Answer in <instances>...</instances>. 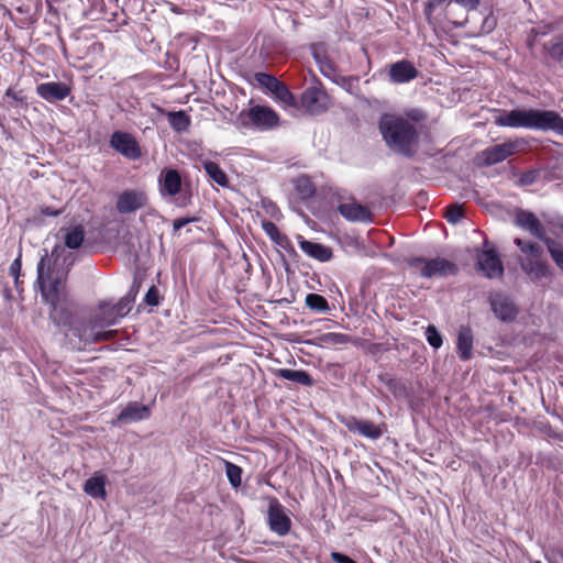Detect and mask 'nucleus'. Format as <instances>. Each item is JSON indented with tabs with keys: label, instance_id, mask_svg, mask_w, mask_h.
Masks as SVG:
<instances>
[{
	"label": "nucleus",
	"instance_id": "46",
	"mask_svg": "<svg viewBox=\"0 0 563 563\" xmlns=\"http://www.w3.org/2000/svg\"><path fill=\"white\" fill-rule=\"evenodd\" d=\"M159 290L156 286H151L147 292L145 294L144 301L146 305L156 307L159 305Z\"/></svg>",
	"mask_w": 563,
	"mask_h": 563
},
{
	"label": "nucleus",
	"instance_id": "50",
	"mask_svg": "<svg viewBox=\"0 0 563 563\" xmlns=\"http://www.w3.org/2000/svg\"><path fill=\"white\" fill-rule=\"evenodd\" d=\"M4 97L5 98H10V99H12L15 102L25 103V97L23 96V92L22 91H15L12 88H9L5 91Z\"/></svg>",
	"mask_w": 563,
	"mask_h": 563
},
{
	"label": "nucleus",
	"instance_id": "8",
	"mask_svg": "<svg viewBox=\"0 0 563 563\" xmlns=\"http://www.w3.org/2000/svg\"><path fill=\"white\" fill-rule=\"evenodd\" d=\"M330 106L331 99L321 85L306 88L298 101V108L311 115L325 112Z\"/></svg>",
	"mask_w": 563,
	"mask_h": 563
},
{
	"label": "nucleus",
	"instance_id": "38",
	"mask_svg": "<svg viewBox=\"0 0 563 563\" xmlns=\"http://www.w3.org/2000/svg\"><path fill=\"white\" fill-rule=\"evenodd\" d=\"M544 244L555 265L563 272V250L560 244L551 238Z\"/></svg>",
	"mask_w": 563,
	"mask_h": 563
},
{
	"label": "nucleus",
	"instance_id": "30",
	"mask_svg": "<svg viewBox=\"0 0 563 563\" xmlns=\"http://www.w3.org/2000/svg\"><path fill=\"white\" fill-rule=\"evenodd\" d=\"M84 239L85 229L81 224L70 228L64 235L65 245L71 250L79 249L84 242Z\"/></svg>",
	"mask_w": 563,
	"mask_h": 563
},
{
	"label": "nucleus",
	"instance_id": "14",
	"mask_svg": "<svg viewBox=\"0 0 563 563\" xmlns=\"http://www.w3.org/2000/svg\"><path fill=\"white\" fill-rule=\"evenodd\" d=\"M147 196L143 190L126 189L123 190L117 199V210L120 213H131L145 207Z\"/></svg>",
	"mask_w": 563,
	"mask_h": 563
},
{
	"label": "nucleus",
	"instance_id": "15",
	"mask_svg": "<svg viewBox=\"0 0 563 563\" xmlns=\"http://www.w3.org/2000/svg\"><path fill=\"white\" fill-rule=\"evenodd\" d=\"M515 224L523 230H527L531 235L545 243L550 238L547 235L545 229L537 218V216L527 210H519L516 213Z\"/></svg>",
	"mask_w": 563,
	"mask_h": 563
},
{
	"label": "nucleus",
	"instance_id": "54",
	"mask_svg": "<svg viewBox=\"0 0 563 563\" xmlns=\"http://www.w3.org/2000/svg\"><path fill=\"white\" fill-rule=\"evenodd\" d=\"M266 211L271 214V217H274V218L276 217L277 213H279V209L276 206V203H274V202L268 203Z\"/></svg>",
	"mask_w": 563,
	"mask_h": 563
},
{
	"label": "nucleus",
	"instance_id": "40",
	"mask_svg": "<svg viewBox=\"0 0 563 563\" xmlns=\"http://www.w3.org/2000/svg\"><path fill=\"white\" fill-rule=\"evenodd\" d=\"M254 78L260 86L267 88L272 92L282 82L273 75L266 73H255Z\"/></svg>",
	"mask_w": 563,
	"mask_h": 563
},
{
	"label": "nucleus",
	"instance_id": "41",
	"mask_svg": "<svg viewBox=\"0 0 563 563\" xmlns=\"http://www.w3.org/2000/svg\"><path fill=\"white\" fill-rule=\"evenodd\" d=\"M133 298L128 296L121 298L115 305H112L111 308L114 310V313L121 319L126 316L132 308Z\"/></svg>",
	"mask_w": 563,
	"mask_h": 563
},
{
	"label": "nucleus",
	"instance_id": "10",
	"mask_svg": "<svg viewBox=\"0 0 563 563\" xmlns=\"http://www.w3.org/2000/svg\"><path fill=\"white\" fill-rule=\"evenodd\" d=\"M339 420L350 432L371 440H378L387 431L385 422L376 424L369 420L358 419L355 416H343Z\"/></svg>",
	"mask_w": 563,
	"mask_h": 563
},
{
	"label": "nucleus",
	"instance_id": "20",
	"mask_svg": "<svg viewBox=\"0 0 563 563\" xmlns=\"http://www.w3.org/2000/svg\"><path fill=\"white\" fill-rule=\"evenodd\" d=\"M492 310L501 321H512L518 314V309L510 298L496 294L489 298Z\"/></svg>",
	"mask_w": 563,
	"mask_h": 563
},
{
	"label": "nucleus",
	"instance_id": "16",
	"mask_svg": "<svg viewBox=\"0 0 563 563\" xmlns=\"http://www.w3.org/2000/svg\"><path fill=\"white\" fill-rule=\"evenodd\" d=\"M340 214L350 222H372L373 216L371 210L355 201L354 197H350V202H340L338 205Z\"/></svg>",
	"mask_w": 563,
	"mask_h": 563
},
{
	"label": "nucleus",
	"instance_id": "49",
	"mask_svg": "<svg viewBox=\"0 0 563 563\" xmlns=\"http://www.w3.org/2000/svg\"><path fill=\"white\" fill-rule=\"evenodd\" d=\"M481 0H452V3L462 5L467 11L476 10Z\"/></svg>",
	"mask_w": 563,
	"mask_h": 563
},
{
	"label": "nucleus",
	"instance_id": "51",
	"mask_svg": "<svg viewBox=\"0 0 563 563\" xmlns=\"http://www.w3.org/2000/svg\"><path fill=\"white\" fill-rule=\"evenodd\" d=\"M197 218H177L173 222V229L174 231H179L185 225L195 222Z\"/></svg>",
	"mask_w": 563,
	"mask_h": 563
},
{
	"label": "nucleus",
	"instance_id": "55",
	"mask_svg": "<svg viewBox=\"0 0 563 563\" xmlns=\"http://www.w3.org/2000/svg\"><path fill=\"white\" fill-rule=\"evenodd\" d=\"M189 203V198L188 199H183L178 205L181 206V207H185Z\"/></svg>",
	"mask_w": 563,
	"mask_h": 563
},
{
	"label": "nucleus",
	"instance_id": "33",
	"mask_svg": "<svg viewBox=\"0 0 563 563\" xmlns=\"http://www.w3.org/2000/svg\"><path fill=\"white\" fill-rule=\"evenodd\" d=\"M275 97L282 101L286 107L298 108V100L295 95L287 88L284 82H280L274 90Z\"/></svg>",
	"mask_w": 563,
	"mask_h": 563
},
{
	"label": "nucleus",
	"instance_id": "58",
	"mask_svg": "<svg viewBox=\"0 0 563 563\" xmlns=\"http://www.w3.org/2000/svg\"><path fill=\"white\" fill-rule=\"evenodd\" d=\"M561 385L563 386V383Z\"/></svg>",
	"mask_w": 563,
	"mask_h": 563
},
{
	"label": "nucleus",
	"instance_id": "1",
	"mask_svg": "<svg viewBox=\"0 0 563 563\" xmlns=\"http://www.w3.org/2000/svg\"><path fill=\"white\" fill-rule=\"evenodd\" d=\"M378 129L386 145L393 152L408 158L416 155L419 147V132L409 119L385 113L379 119Z\"/></svg>",
	"mask_w": 563,
	"mask_h": 563
},
{
	"label": "nucleus",
	"instance_id": "11",
	"mask_svg": "<svg viewBox=\"0 0 563 563\" xmlns=\"http://www.w3.org/2000/svg\"><path fill=\"white\" fill-rule=\"evenodd\" d=\"M110 147L130 161L140 159L143 155L137 140L128 132L115 131L109 140Z\"/></svg>",
	"mask_w": 563,
	"mask_h": 563
},
{
	"label": "nucleus",
	"instance_id": "6",
	"mask_svg": "<svg viewBox=\"0 0 563 563\" xmlns=\"http://www.w3.org/2000/svg\"><path fill=\"white\" fill-rule=\"evenodd\" d=\"M527 147L528 142L523 137H517L483 150L479 157L483 165L492 166L504 162L515 154L523 153Z\"/></svg>",
	"mask_w": 563,
	"mask_h": 563
},
{
	"label": "nucleus",
	"instance_id": "26",
	"mask_svg": "<svg viewBox=\"0 0 563 563\" xmlns=\"http://www.w3.org/2000/svg\"><path fill=\"white\" fill-rule=\"evenodd\" d=\"M106 485L107 476L104 474L96 473L85 482L84 492L92 498L104 499L107 496Z\"/></svg>",
	"mask_w": 563,
	"mask_h": 563
},
{
	"label": "nucleus",
	"instance_id": "12",
	"mask_svg": "<svg viewBox=\"0 0 563 563\" xmlns=\"http://www.w3.org/2000/svg\"><path fill=\"white\" fill-rule=\"evenodd\" d=\"M267 523L276 534L284 537L291 530V519L276 497H271L267 509Z\"/></svg>",
	"mask_w": 563,
	"mask_h": 563
},
{
	"label": "nucleus",
	"instance_id": "4",
	"mask_svg": "<svg viewBox=\"0 0 563 563\" xmlns=\"http://www.w3.org/2000/svg\"><path fill=\"white\" fill-rule=\"evenodd\" d=\"M514 243L527 256L520 266L531 280H540L552 275L549 263L543 258V249L540 244L520 238H516Z\"/></svg>",
	"mask_w": 563,
	"mask_h": 563
},
{
	"label": "nucleus",
	"instance_id": "35",
	"mask_svg": "<svg viewBox=\"0 0 563 563\" xmlns=\"http://www.w3.org/2000/svg\"><path fill=\"white\" fill-rule=\"evenodd\" d=\"M262 229L274 243L284 246V242L287 241V236L279 232V229L274 222L263 220Z\"/></svg>",
	"mask_w": 563,
	"mask_h": 563
},
{
	"label": "nucleus",
	"instance_id": "34",
	"mask_svg": "<svg viewBox=\"0 0 563 563\" xmlns=\"http://www.w3.org/2000/svg\"><path fill=\"white\" fill-rule=\"evenodd\" d=\"M319 340L324 345H344L353 342L352 336L340 332L324 333L319 338Z\"/></svg>",
	"mask_w": 563,
	"mask_h": 563
},
{
	"label": "nucleus",
	"instance_id": "17",
	"mask_svg": "<svg viewBox=\"0 0 563 563\" xmlns=\"http://www.w3.org/2000/svg\"><path fill=\"white\" fill-rule=\"evenodd\" d=\"M97 328H100V325H96L95 322L90 320L87 328L81 329L79 327H75L70 330L75 336L79 338V340L84 342V344L110 341L118 334L117 330L96 331Z\"/></svg>",
	"mask_w": 563,
	"mask_h": 563
},
{
	"label": "nucleus",
	"instance_id": "43",
	"mask_svg": "<svg viewBox=\"0 0 563 563\" xmlns=\"http://www.w3.org/2000/svg\"><path fill=\"white\" fill-rule=\"evenodd\" d=\"M426 336L428 343L434 349H439L443 343L442 335L434 325H429L427 328Z\"/></svg>",
	"mask_w": 563,
	"mask_h": 563
},
{
	"label": "nucleus",
	"instance_id": "31",
	"mask_svg": "<svg viewBox=\"0 0 563 563\" xmlns=\"http://www.w3.org/2000/svg\"><path fill=\"white\" fill-rule=\"evenodd\" d=\"M203 168L207 175L210 177V179H212L216 184H218L221 187L229 186V178L218 163L211 161L206 162L203 164Z\"/></svg>",
	"mask_w": 563,
	"mask_h": 563
},
{
	"label": "nucleus",
	"instance_id": "19",
	"mask_svg": "<svg viewBox=\"0 0 563 563\" xmlns=\"http://www.w3.org/2000/svg\"><path fill=\"white\" fill-rule=\"evenodd\" d=\"M419 75V70L416 66L407 60L401 59L389 65L388 79L393 84H406L416 79Z\"/></svg>",
	"mask_w": 563,
	"mask_h": 563
},
{
	"label": "nucleus",
	"instance_id": "25",
	"mask_svg": "<svg viewBox=\"0 0 563 563\" xmlns=\"http://www.w3.org/2000/svg\"><path fill=\"white\" fill-rule=\"evenodd\" d=\"M274 375L278 378L297 383L301 386L311 387L314 380L308 372L303 369L278 368L275 369Z\"/></svg>",
	"mask_w": 563,
	"mask_h": 563
},
{
	"label": "nucleus",
	"instance_id": "13",
	"mask_svg": "<svg viewBox=\"0 0 563 563\" xmlns=\"http://www.w3.org/2000/svg\"><path fill=\"white\" fill-rule=\"evenodd\" d=\"M242 115H245L254 126L262 131L271 130L279 124L277 112L265 106H254Z\"/></svg>",
	"mask_w": 563,
	"mask_h": 563
},
{
	"label": "nucleus",
	"instance_id": "42",
	"mask_svg": "<svg viewBox=\"0 0 563 563\" xmlns=\"http://www.w3.org/2000/svg\"><path fill=\"white\" fill-rule=\"evenodd\" d=\"M464 217L462 206L450 205L446 207L445 219L450 223H457Z\"/></svg>",
	"mask_w": 563,
	"mask_h": 563
},
{
	"label": "nucleus",
	"instance_id": "37",
	"mask_svg": "<svg viewBox=\"0 0 563 563\" xmlns=\"http://www.w3.org/2000/svg\"><path fill=\"white\" fill-rule=\"evenodd\" d=\"M225 474L232 487H239L242 483V468L229 461H224Z\"/></svg>",
	"mask_w": 563,
	"mask_h": 563
},
{
	"label": "nucleus",
	"instance_id": "44",
	"mask_svg": "<svg viewBox=\"0 0 563 563\" xmlns=\"http://www.w3.org/2000/svg\"><path fill=\"white\" fill-rule=\"evenodd\" d=\"M539 170L537 169H529L527 172H523L518 180L519 186H529L534 184L539 179Z\"/></svg>",
	"mask_w": 563,
	"mask_h": 563
},
{
	"label": "nucleus",
	"instance_id": "9",
	"mask_svg": "<svg viewBox=\"0 0 563 563\" xmlns=\"http://www.w3.org/2000/svg\"><path fill=\"white\" fill-rule=\"evenodd\" d=\"M485 249L477 251V269L481 271L487 278H499L504 275V265L501 258L494 246L485 240Z\"/></svg>",
	"mask_w": 563,
	"mask_h": 563
},
{
	"label": "nucleus",
	"instance_id": "22",
	"mask_svg": "<svg viewBox=\"0 0 563 563\" xmlns=\"http://www.w3.org/2000/svg\"><path fill=\"white\" fill-rule=\"evenodd\" d=\"M158 185L162 196L175 197L181 190V176L177 169H163L158 178Z\"/></svg>",
	"mask_w": 563,
	"mask_h": 563
},
{
	"label": "nucleus",
	"instance_id": "48",
	"mask_svg": "<svg viewBox=\"0 0 563 563\" xmlns=\"http://www.w3.org/2000/svg\"><path fill=\"white\" fill-rule=\"evenodd\" d=\"M64 209H56L51 206H41L40 213L44 217H58L63 213Z\"/></svg>",
	"mask_w": 563,
	"mask_h": 563
},
{
	"label": "nucleus",
	"instance_id": "27",
	"mask_svg": "<svg viewBox=\"0 0 563 563\" xmlns=\"http://www.w3.org/2000/svg\"><path fill=\"white\" fill-rule=\"evenodd\" d=\"M294 188L299 199L306 201L316 195V185L307 175H301L292 180Z\"/></svg>",
	"mask_w": 563,
	"mask_h": 563
},
{
	"label": "nucleus",
	"instance_id": "39",
	"mask_svg": "<svg viewBox=\"0 0 563 563\" xmlns=\"http://www.w3.org/2000/svg\"><path fill=\"white\" fill-rule=\"evenodd\" d=\"M274 40L275 37H265L261 48V54L272 60L275 59V56L283 55L285 53V47L282 45H278L275 49H272Z\"/></svg>",
	"mask_w": 563,
	"mask_h": 563
},
{
	"label": "nucleus",
	"instance_id": "56",
	"mask_svg": "<svg viewBox=\"0 0 563 563\" xmlns=\"http://www.w3.org/2000/svg\"><path fill=\"white\" fill-rule=\"evenodd\" d=\"M554 31L553 29H549L548 32ZM542 33H547V31H543Z\"/></svg>",
	"mask_w": 563,
	"mask_h": 563
},
{
	"label": "nucleus",
	"instance_id": "28",
	"mask_svg": "<svg viewBox=\"0 0 563 563\" xmlns=\"http://www.w3.org/2000/svg\"><path fill=\"white\" fill-rule=\"evenodd\" d=\"M92 322L100 328H106L115 324L120 318L114 313L111 306L108 303L99 305V312L91 318Z\"/></svg>",
	"mask_w": 563,
	"mask_h": 563
},
{
	"label": "nucleus",
	"instance_id": "21",
	"mask_svg": "<svg viewBox=\"0 0 563 563\" xmlns=\"http://www.w3.org/2000/svg\"><path fill=\"white\" fill-rule=\"evenodd\" d=\"M36 93L48 102H56L66 99L70 88L60 81H49L37 85Z\"/></svg>",
	"mask_w": 563,
	"mask_h": 563
},
{
	"label": "nucleus",
	"instance_id": "3",
	"mask_svg": "<svg viewBox=\"0 0 563 563\" xmlns=\"http://www.w3.org/2000/svg\"><path fill=\"white\" fill-rule=\"evenodd\" d=\"M495 123L508 128L552 130L563 135V117L552 110L515 109L497 117Z\"/></svg>",
	"mask_w": 563,
	"mask_h": 563
},
{
	"label": "nucleus",
	"instance_id": "24",
	"mask_svg": "<svg viewBox=\"0 0 563 563\" xmlns=\"http://www.w3.org/2000/svg\"><path fill=\"white\" fill-rule=\"evenodd\" d=\"M473 331L467 325H462L457 333L456 350L460 360L468 361L473 356Z\"/></svg>",
	"mask_w": 563,
	"mask_h": 563
},
{
	"label": "nucleus",
	"instance_id": "5",
	"mask_svg": "<svg viewBox=\"0 0 563 563\" xmlns=\"http://www.w3.org/2000/svg\"><path fill=\"white\" fill-rule=\"evenodd\" d=\"M514 243L527 256L520 266L531 280H540L552 275L549 263L543 258V249L540 244L520 238H516Z\"/></svg>",
	"mask_w": 563,
	"mask_h": 563
},
{
	"label": "nucleus",
	"instance_id": "2",
	"mask_svg": "<svg viewBox=\"0 0 563 563\" xmlns=\"http://www.w3.org/2000/svg\"><path fill=\"white\" fill-rule=\"evenodd\" d=\"M63 250L55 246L52 253L47 252L41 257L37 264V278L36 283L41 290L43 300L56 309L58 302L66 296L65 282L67 278V271L63 267L64 262L59 264V258Z\"/></svg>",
	"mask_w": 563,
	"mask_h": 563
},
{
	"label": "nucleus",
	"instance_id": "29",
	"mask_svg": "<svg viewBox=\"0 0 563 563\" xmlns=\"http://www.w3.org/2000/svg\"><path fill=\"white\" fill-rule=\"evenodd\" d=\"M167 119L170 128L178 133L188 131L191 124L190 117L184 110L168 112Z\"/></svg>",
	"mask_w": 563,
	"mask_h": 563
},
{
	"label": "nucleus",
	"instance_id": "32",
	"mask_svg": "<svg viewBox=\"0 0 563 563\" xmlns=\"http://www.w3.org/2000/svg\"><path fill=\"white\" fill-rule=\"evenodd\" d=\"M305 303L307 308L316 312L327 313L330 311L328 300L322 295L319 294H308L306 296Z\"/></svg>",
	"mask_w": 563,
	"mask_h": 563
},
{
	"label": "nucleus",
	"instance_id": "53",
	"mask_svg": "<svg viewBox=\"0 0 563 563\" xmlns=\"http://www.w3.org/2000/svg\"><path fill=\"white\" fill-rule=\"evenodd\" d=\"M408 118L411 121L419 122L424 119V114L419 110H412V111L408 112Z\"/></svg>",
	"mask_w": 563,
	"mask_h": 563
},
{
	"label": "nucleus",
	"instance_id": "7",
	"mask_svg": "<svg viewBox=\"0 0 563 563\" xmlns=\"http://www.w3.org/2000/svg\"><path fill=\"white\" fill-rule=\"evenodd\" d=\"M408 265L412 268L420 269L421 276L427 278L437 275H456L459 273V267L454 262L442 257H435L432 260H424L423 257H411L408 260Z\"/></svg>",
	"mask_w": 563,
	"mask_h": 563
},
{
	"label": "nucleus",
	"instance_id": "23",
	"mask_svg": "<svg viewBox=\"0 0 563 563\" xmlns=\"http://www.w3.org/2000/svg\"><path fill=\"white\" fill-rule=\"evenodd\" d=\"M300 250L308 256L320 262H328L332 258V250L323 244L298 238Z\"/></svg>",
	"mask_w": 563,
	"mask_h": 563
},
{
	"label": "nucleus",
	"instance_id": "57",
	"mask_svg": "<svg viewBox=\"0 0 563 563\" xmlns=\"http://www.w3.org/2000/svg\"><path fill=\"white\" fill-rule=\"evenodd\" d=\"M536 563H541L540 561H537Z\"/></svg>",
	"mask_w": 563,
	"mask_h": 563
},
{
	"label": "nucleus",
	"instance_id": "52",
	"mask_svg": "<svg viewBox=\"0 0 563 563\" xmlns=\"http://www.w3.org/2000/svg\"><path fill=\"white\" fill-rule=\"evenodd\" d=\"M331 559L335 563H357L356 561H354L350 556H347V555H345L343 553H340V552H332L331 553Z\"/></svg>",
	"mask_w": 563,
	"mask_h": 563
},
{
	"label": "nucleus",
	"instance_id": "47",
	"mask_svg": "<svg viewBox=\"0 0 563 563\" xmlns=\"http://www.w3.org/2000/svg\"><path fill=\"white\" fill-rule=\"evenodd\" d=\"M21 271H22V261H21V255H19L10 265L9 267V272H10V275L14 277V282H15V287L16 289H19V277L21 275Z\"/></svg>",
	"mask_w": 563,
	"mask_h": 563
},
{
	"label": "nucleus",
	"instance_id": "18",
	"mask_svg": "<svg viewBox=\"0 0 563 563\" xmlns=\"http://www.w3.org/2000/svg\"><path fill=\"white\" fill-rule=\"evenodd\" d=\"M151 413L152 411L148 406L139 401H131L120 411L112 424H129L146 420L151 417Z\"/></svg>",
	"mask_w": 563,
	"mask_h": 563
},
{
	"label": "nucleus",
	"instance_id": "36",
	"mask_svg": "<svg viewBox=\"0 0 563 563\" xmlns=\"http://www.w3.org/2000/svg\"><path fill=\"white\" fill-rule=\"evenodd\" d=\"M443 5L445 18L451 20L453 15L454 4L450 0H429L426 4L427 16L430 18L435 9Z\"/></svg>",
	"mask_w": 563,
	"mask_h": 563
},
{
	"label": "nucleus",
	"instance_id": "45",
	"mask_svg": "<svg viewBox=\"0 0 563 563\" xmlns=\"http://www.w3.org/2000/svg\"><path fill=\"white\" fill-rule=\"evenodd\" d=\"M545 48L552 58L560 60L563 57V41L549 43L545 45Z\"/></svg>",
	"mask_w": 563,
	"mask_h": 563
}]
</instances>
